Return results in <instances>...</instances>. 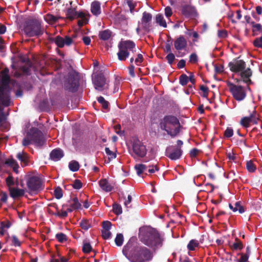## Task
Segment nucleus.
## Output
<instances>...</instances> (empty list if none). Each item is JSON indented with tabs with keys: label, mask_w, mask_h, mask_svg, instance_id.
Segmentation results:
<instances>
[{
	"label": "nucleus",
	"mask_w": 262,
	"mask_h": 262,
	"mask_svg": "<svg viewBox=\"0 0 262 262\" xmlns=\"http://www.w3.org/2000/svg\"><path fill=\"white\" fill-rule=\"evenodd\" d=\"M122 252L129 262H149L154 256L150 249L130 240L123 246Z\"/></svg>",
	"instance_id": "1"
},
{
	"label": "nucleus",
	"mask_w": 262,
	"mask_h": 262,
	"mask_svg": "<svg viewBox=\"0 0 262 262\" xmlns=\"http://www.w3.org/2000/svg\"><path fill=\"white\" fill-rule=\"evenodd\" d=\"M15 21L23 28L26 37H39L44 33L41 22L35 17H16Z\"/></svg>",
	"instance_id": "2"
},
{
	"label": "nucleus",
	"mask_w": 262,
	"mask_h": 262,
	"mask_svg": "<svg viewBox=\"0 0 262 262\" xmlns=\"http://www.w3.org/2000/svg\"><path fill=\"white\" fill-rule=\"evenodd\" d=\"M159 126L165 131L172 138L177 136L181 130V125L179 119L175 116L167 115L160 120Z\"/></svg>",
	"instance_id": "3"
},
{
	"label": "nucleus",
	"mask_w": 262,
	"mask_h": 262,
	"mask_svg": "<svg viewBox=\"0 0 262 262\" xmlns=\"http://www.w3.org/2000/svg\"><path fill=\"white\" fill-rule=\"evenodd\" d=\"M141 241L145 245L155 251L163 245V239L160 233L154 228L146 229L139 235Z\"/></svg>",
	"instance_id": "4"
},
{
	"label": "nucleus",
	"mask_w": 262,
	"mask_h": 262,
	"mask_svg": "<svg viewBox=\"0 0 262 262\" xmlns=\"http://www.w3.org/2000/svg\"><path fill=\"white\" fill-rule=\"evenodd\" d=\"M228 67L230 70L234 73H240L241 77L243 81L247 84V88L252 83L250 77L252 75V71L250 68L246 69V62L242 59H239V57L234 59L232 61L228 63Z\"/></svg>",
	"instance_id": "5"
},
{
	"label": "nucleus",
	"mask_w": 262,
	"mask_h": 262,
	"mask_svg": "<svg viewBox=\"0 0 262 262\" xmlns=\"http://www.w3.org/2000/svg\"><path fill=\"white\" fill-rule=\"evenodd\" d=\"M46 142L42 133L37 128H33L27 133L26 136L22 141L24 146H27L33 143L37 146H42Z\"/></svg>",
	"instance_id": "6"
},
{
	"label": "nucleus",
	"mask_w": 262,
	"mask_h": 262,
	"mask_svg": "<svg viewBox=\"0 0 262 262\" xmlns=\"http://www.w3.org/2000/svg\"><path fill=\"white\" fill-rule=\"evenodd\" d=\"M79 79L78 72L74 70L70 71L64 81V89L70 92H76L79 88Z\"/></svg>",
	"instance_id": "7"
},
{
	"label": "nucleus",
	"mask_w": 262,
	"mask_h": 262,
	"mask_svg": "<svg viewBox=\"0 0 262 262\" xmlns=\"http://www.w3.org/2000/svg\"><path fill=\"white\" fill-rule=\"evenodd\" d=\"M136 44L132 40H121L118 43L119 51L117 53L118 58L120 61H125L129 57V51L134 52Z\"/></svg>",
	"instance_id": "8"
},
{
	"label": "nucleus",
	"mask_w": 262,
	"mask_h": 262,
	"mask_svg": "<svg viewBox=\"0 0 262 262\" xmlns=\"http://www.w3.org/2000/svg\"><path fill=\"white\" fill-rule=\"evenodd\" d=\"M227 86L229 88V92L235 100L239 102L246 98L247 96L246 89H247V87L245 88L241 85H237L230 81L227 82ZM247 86H248L247 85ZM249 89H250L249 88Z\"/></svg>",
	"instance_id": "9"
},
{
	"label": "nucleus",
	"mask_w": 262,
	"mask_h": 262,
	"mask_svg": "<svg viewBox=\"0 0 262 262\" xmlns=\"http://www.w3.org/2000/svg\"><path fill=\"white\" fill-rule=\"evenodd\" d=\"M26 183L27 187L30 192L36 193L43 189L41 180L37 176H29Z\"/></svg>",
	"instance_id": "10"
},
{
	"label": "nucleus",
	"mask_w": 262,
	"mask_h": 262,
	"mask_svg": "<svg viewBox=\"0 0 262 262\" xmlns=\"http://www.w3.org/2000/svg\"><path fill=\"white\" fill-rule=\"evenodd\" d=\"M133 154L132 156L135 159L136 157L144 158L147 154L146 146L139 140H134L132 144Z\"/></svg>",
	"instance_id": "11"
},
{
	"label": "nucleus",
	"mask_w": 262,
	"mask_h": 262,
	"mask_svg": "<svg viewBox=\"0 0 262 262\" xmlns=\"http://www.w3.org/2000/svg\"><path fill=\"white\" fill-rule=\"evenodd\" d=\"M183 150L179 148L175 147L173 145L167 147L165 155L171 160H177L181 157Z\"/></svg>",
	"instance_id": "12"
},
{
	"label": "nucleus",
	"mask_w": 262,
	"mask_h": 262,
	"mask_svg": "<svg viewBox=\"0 0 262 262\" xmlns=\"http://www.w3.org/2000/svg\"><path fill=\"white\" fill-rule=\"evenodd\" d=\"M259 120L258 114L254 110L250 114L249 116L243 117L240 121L241 124L245 128L250 126V124H257Z\"/></svg>",
	"instance_id": "13"
},
{
	"label": "nucleus",
	"mask_w": 262,
	"mask_h": 262,
	"mask_svg": "<svg viewBox=\"0 0 262 262\" xmlns=\"http://www.w3.org/2000/svg\"><path fill=\"white\" fill-rule=\"evenodd\" d=\"M2 78L1 83L2 85L0 87V90H6L8 89L11 93L12 89L9 85V83L11 81L10 77L9 76V70L8 68H5L1 72Z\"/></svg>",
	"instance_id": "14"
},
{
	"label": "nucleus",
	"mask_w": 262,
	"mask_h": 262,
	"mask_svg": "<svg viewBox=\"0 0 262 262\" xmlns=\"http://www.w3.org/2000/svg\"><path fill=\"white\" fill-rule=\"evenodd\" d=\"M93 83L95 88L99 91H102L106 84V78L102 73H98L93 78Z\"/></svg>",
	"instance_id": "15"
},
{
	"label": "nucleus",
	"mask_w": 262,
	"mask_h": 262,
	"mask_svg": "<svg viewBox=\"0 0 262 262\" xmlns=\"http://www.w3.org/2000/svg\"><path fill=\"white\" fill-rule=\"evenodd\" d=\"M70 7L66 11L67 16H86L89 14L86 10H78L76 7H73L72 2H70Z\"/></svg>",
	"instance_id": "16"
},
{
	"label": "nucleus",
	"mask_w": 262,
	"mask_h": 262,
	"mask_svg": "<svg viewBox=\"0 0 262 262\" xmlns=\"http://www.w3.org/2000/svg\"><path fill=\"white\" fill-rule=\"evenodd\" d=\"M187 46V40L183 35L179 36L174 41V48L178 51L185 49Z\"/></svg>",
	"instance_id": "17"
},
{
	"label": "nucleus",
	"mask_w": 262,
	"mask_h": 262,
	"mask_svg": "<svg viewBox=\"0 0 262 262\" xmlns=\"http://www.w3.org/2000/svg\"><path fill=\"white\" fill-rule=\"evenodd\" d=\"M9 191L10 196L13 199H16L24 195L25 190L14 187L9 188Z\"/></svg>",
	"instance_id": "18"
},
{
	"label": "nucleus",
	"mask_w": 262,
	"mask_h": 262,
	"mask_svg": "<svg viewBox=\"0 0 262 262\" xmlns=\"http://www.w3.org/2000/svg\"><path fill=\"white\" fill-rule=\"evenodd\" d=\"M151 18L142 17L140 24V27L145 31L149 32L152 27Z\"/></svg>",
	"instance_id": "19"
},
{
	"label": "nucleus",
	"mask_w": 262,
	"mask_h": 262,
	"mask_svg": "<svg viewBox=\"0 0 262 262\" xmlns=\"http://www.w3.org/2000/svg\"><path fill=\"white\" fill-rule=\"evenodd\" d=\"M64 156L63 151L60 148H56L52 150L50 154V158L54 161L60 160Z\"/></svg>",
	"instance_id": "20"
},
{
	"label": "nucleus",
	"mask_w": 262,
	"mask_h": 262,
	"mask_svg": "<svg viewBox=\"0 0 262 262\" xmlns=\"http://www.w3.org/2000/svg\"><path fill=\"white\" fill-rule=\"evenodd\" d=\"M182 12L184 15L195 16L198 15L195 8L190 5H186L182 7Z\"/></svg>",
	"instance_id": "21"
},
{
	"label": "nucleus",
	"mask_w": 262,
	"mask_h": 262,
	"mask_svg": "<svg viewBox=\"0 0 262 262\" xmlns=\"http://www.w3.org/2000/svg\"><path fill=\"white\" fill-rule=\"evenodd\" d=\"M250 17H247L246 21L248 23L251 24L252 29V35L257 36L260 34L262 30V26L260 24H255L254 21H250Z\"/></svg>",
	"instance_id": "22"
},
{
	"label": "nucleus",
	"mask_w": 262,
	"mask_h": 262,
	"mask_svg": "<svg viewBox=\"0 0 262 262\" xmlns=\"http://www.w3.org/2000/svg\"><path fill=\"white\" fill-rule=\"evenodd\" d=\"M101 188L105 192H110L113 189V186L109 183L106 179H101L99 181Z\"/></svg>",
	"instance_id": "23"
},
{
	"label": "nucleus",
	"mask_w": 262,
	"mask_h": 262,
	"mask_svg": "<svg viewBox=\"0 0 262 262\" xmlns=\"http://www.w3.org/2000/svg\"><path fill=\"white\" fill-rule=\"evenodd\" d=\"M91 11L94 15H100L101 13L100 3L98 1L92 2L91 6Z\"/></svg>",
	"instance_id": "24"
},
{
	"label": "nucleus",
	"mask_w": 262,
	"mask_h": 262,
	"mask_svg": "<svg viewBox=\"0 0 262 262\" xmlns=\"http://www.w3.org/2000/svg\"><path fill=\"white\" fill-rule=\"evenodd\" d=\"M112 35V32L110 30H105L100 31L99 33V37L102 40H108Z\"/></svg>",
	"instance_id": "25"
},
{
	"label": "nucleus",
	"mask_w": 262,
	"mask_h": 262,
	"mask_svg": "<svg viewBox=\"0 0 262 262\" xmlns=\"http://www.w3.org/2000/svg\"><path fill=\"white\" fill-rule=\"evenodd\" d=\"M230 247L233 250H241L244 248V246L242 242L236 237L235 242L232 244L230 245Z\"/></svg>",
	"instance_id": "26"
},
{
	"label": "nucleus",
	"mask_w": 262,
	"mask_h": 262,
	"mask_svg": "<svg viewBox=\"0 0 262 262\" xmlns=\"http://www.w3.org/2000/svg\"><path fill=\"white\" fill-rule=\"evenodd\" d=\"M79 225L83 230L85 231L88 230L92 227L90 221L86 219L82 220L79 223Z\"/></svg>",
	"instance_id": "27"
},
{
	"label": "nucleus",
	"mask_w": 262,
	"mask_h": 262,
	"mask_svg": "<svg viewBox=\"0 0 262 262\" xmlns=\"http://www.w3.org/2000/svg\"><path fill=\"white\" fill-rule=\"evenodd\" d=\"M147 166L143 164H138L135 166V169L136 170L137 174L140 176L144 170H146Z\"/></svg>",
	"instance_id": "28"
},
{
	"label": "nucleus",
	"mask_w": 262,
	"mask_h": 262,
	"mask_svg": "<svg viewBox=\"0 0 262 262\" xmlns=\"http://www.w3.org/2000/svg\"><path fill=\"white\" fill-rule=\"evenodd\" d=\"M80 167L79 163L75 160H73L69 163V168L70 170L75 172L79 170Z\"/></svg>",
	"instance_id": "29"
},
{
	"label": "nucleus",
	"mask_w": 262,
	"mask_h": 262,
	"mask_svg": "<svg viewBox=\"0 0 262 262\" xmlns=\"http://www.w3.org/2000/svg\"><path fill=\"white\" fill-rule=\"evenodd\" d=\"M199 243L197 240L191 239L187 245V248L189 251H194L196 247H199Z\"/></svg>",
	"instance_id": "30"
},
{
	"label": "nucleus",
	"mask_w": 262,
	"mask_h": 262,
	"mask_svg": "<svg viewBox=\"0 0 262 262\" xmlns=\"http://www.w3.org/2000/svg\"><path fill=\"white\" fill-rule=\"evenodd\" d=\"M246 168L249 172H254L256 170V166L252 161L250 160L246 162Z\"/></svg>",
	"instance_id": "31"
},
{
	"label": "nucleus",
	"mask_w": 262,
	"mask_h": 262,
	"mask_svg": "<svg viewBox=\"0 0 262 262\" xmlns=\"http://www.w3.org/2000/svg\"><path fill=\"white\" fill-rule=\"evenodd\" d=\"M124 241L123 235L122 233H118L117 234L115 239V243L117 246H121Z\"/></svg>",
	"instance_id": "32"
},
{
	"label": "nucleus",
	"mask_w": 262,
	"mask_h": 262,
	"mask_svg": "<svg viewBox=\"0 0 262 262\" xmlns=\"http://www.w3.org/2000/svg\"><path fill=\"white\" fill-rule=\"evenodd\" d=\"M73 203L70 205V207L74 210H77L81 208V205L79 202L78 199L77 197H75L73 199Z\"/></svg>",
	"instance_id": "33"
},
{
	"label": "nucleus",
	"mask_w": 262,
	"mask_h": 262,
	"mask_svg": "<svg viewBox=\"0 0 262 262\" xmlns=\"http://www.w3.org/2000/svg\"><path fill=\"white\" fill-rule=\"evenodd\" d=\"M54 42L59 48H63L64 46V38L60 36H57L55 38Z\"/></svg>",
	"instance_id": "34"
},
{
	"label": "nucleus",
	"mask_w": 262,
	"mask_h": 262,
	"mask_svg": "<svg viewBox=\"0 0 262 262\" xmlns=\"http://www.w3.org/2000/svg\"><path fill=\"white\" fill-rule=\"evenodd\" d=\"M98 102L102 105L103 108L106 110L108 108L109 102L105 100L102 96H99L97 98Z\"/></svg>",
	"instance_id": "35"
},
{
	"label": "nucleus",
	"mask_w": 262,
	"mask_h": 262,
	"mask_svg": "<svg viewBox=\"0 0 262 262\" xmlns=\"http://www.w3.org/2000/svg\"><path fill=\"white\" fill-rule=\"evenodd\" d=\"M55 237L56 239L60 243H62L68 240L67 235L63 233H58L56 234Z\"/></svg>",
	"instance_id": "36"
},
{
	"label": "nucleus",
	"mask_w": 262,
	"mask_h": 262,
	"mask_svg": "<svg viewBox=\"0 0 262 262\" xmlns=\"http://www.w3.org/2000/svg\"><path fill=\"white\" fill-rule=\"evenodd\" d=\"M16 157L19 160L23 162L25 165H27L28 162V158L26 155L24 154L23 153L18 152L17 154Z\"/></svg>",
	"instance_id": "37"
},
{
	"label": "nucleus",
	"mask_w": 262,
	"mask_h": 262,
	"mask_svg": "<svg viewBox=\"0 0 262 262\" xmlns=\"http://www.w3.org/2000/svg\"><path fill=\"white\" fill-rule=\"evenodd\" d=\"M179 81L182 85H186L189 82L188 76L185 74H182L179 77Z\"/></svg>",
	"instance_id": "38"
},
{
	"label": "nucleus",
	"mask_w": 262,
	"mask_h": 262,
	"mask_svg": "<svg viewBox=\"0 0 262 262\" xmlns=\"http://www.w3.org/2000/svg\"><path fill=\"white\" fill-rule=\"evenodd\" d=\"M105 151L107 155L108 156V159L109 161L116 158V153L111 151L108 147H105Z\"/></svg>",
	"instance_id": "39"
},
{
	"label": "nucleus",
	"mask_w": 262,
	"mask_h": 262,
	"mask_svg": "<svg viewBox=\"0 0 262 262\" xmlns=\"http://www.w3.org/2000/svg\"><path fill=\"white\" fill-rule=\"evenodd\" d=\"M237 211H238L240 213H243L245 212L244 207L241 205L239 202H237L234 204L233 212Z\"/></svg>",
	"instance_id": "40"
},
{
	"label": "nucleus",
	"mask_w": 262,
	"mask_h": 262,
	"mask_svg": "<svg viewBox=\"0 0 262 262\" xmlns=\"http://www.w3.org/2000/svg\"><path fill=\"white\" fill-rule=\"evenodd\" d=\"M113 210L114 213L117 215L121 214L122 213L121 206L118 204L113 205Z\"/></svg>",
	"instance_id": "41"
},
{
	"label": "nucleus",
	"mask_w": 262,
	"mask_h": 262,
	"mask_svg": "<svg viewBox=\"0 0 262 262\" xmlns=\"http://www.w3.org/2000/svg\"><path fill=\"white\" fill-rule=\"evenodd\" d=\"M11 245L14 247H20L21 246L20 242L15 235H13L11 236Z\"/></svg>",
	"instance_id": "42"
},
{
	"label": "nucleus",
	"mask_w": 262,
	"mask_h": 262,
	"mask_svg": "<svg viewBox=\"0 0 262 262\" xmlns=\"http://www.w3.org/2000/svg\"><path fill=\"white\" fill-rule=\"evenodd\" d=\"M54 194L55 198H56L57 199H61L63 195L61 188L59 187H56L54 190Z\"/></svg>",
	"instance_id": "43"
},
{
	"label": "nucleus",
	"mask_w": 262,
	"mask_h": 262,
	"mask_svg": "<svg viewBox=\"0 0 262 262\" xmlns=\"http://www.w3.org/2000/svg\"><path fill=\"white\" fill-rule=\"evenodd\" d=\"M92 251V246L89 243L84 242L82 247V252L89 253Z\"/></svg>",
	"instance_id": "44"
},
{
	"label": "nucleus",
	"mask_w": 262,
	"mask_h": 262,
	"mask_svg": "<svg viewBox=\"0 0 262 262\" xmlns=\"http://www.w3.org/2000/svg\"><path fill=\"white\" fill-rule=\"evenodd\" d=\"M156 23L160 26L166 28L167 27V23L164 19V17H156Z\"/></svg>",
	"instance_id": "45"
},
{
	"label": "nucleus",
	"mask_w": 262,
	"mask_h": 262,
	"mask_svg": "<svg viewBox=\"0 0 262 262\" xmlns=\"http://www.w3.org/2000/svg\"><path fill=\"white\" fill-rule=\"evenodd\" d=\"M253 44L255 47L262 48V36L256 38L254 40Z\"/></svg>",
	"instance_id": "46"
},
{
	"label": "nucleus",
	"mask_w": 262,
	"mask_h": 262,
	"mask_svg": "<svg viewBox=\"0 0 262 262\" xmlns=\"http://www.w3.org/2000/svg\"><path fill=\"white\" fill-rule=\"evenodd\" d=\"M175 59V56L172 53H168L166 56V59L167 60V62L170 65L173 63Z\"/></svg>",
	"instance_id": "47"
},
{
	"label": "nucleus",
	"mask_w": 262,
	"mask_h": 262,
	"mask_svg": "<svg viewBox=\"0 0 262 262\" xmlns=\"http://www.w3.org/2000/svg\"><path fill=\"white\" fill-rule=\"evenodd\" d=\"M6 183L9 188L12 187L11 186L14 185V182L13 177L11 174H9V176L6 179Z\"/></svg>",
	"instance_id": "48"
},
{
	"label": "nucleus",
	"mask_w": 262,
	"mask_h": 262,
	"mask_svg": "<svg viewBox=\"0 0 262 262\" xmlns=\"http://www.w3.org/2000/svg\"><path fill=\"white\" fill-rule=\"evenodd\" d=\"M233 135V130L231 127H227L224 132V136L226 138H229L232 137Z\"/></svg>",
	"instance_id": "49"
},
{
	"label": "nucleus",
	"mask_w": 262,
	"mask_h": 262,
	"mask_svg": "<svg viewBox=\"0 0 262 262\" xmlns=\"http://www.w3.org/2000/svg\"><path fill=\"white\" fill-rule=\"evenodd\" d=\"M73 187L75 189H79L82 186V183L80 180L76 179L72 184Z\"/></svg>",
	"instance_id": "50"
},
{
	"label": "nucleus",
	"mask_w": 262,
	"mask_h": 262,
	"mask_svg": "<svg viewBox=\"0 0 262 262\" xmlns=\"http://www.w3.org/2000/svg\"><path fill=\"white\" fill-rule=\"evenodd\" d=\"M214 67L216 73L220 74L224 71V66L223 64H215Z\"/></svg>",
	"instance_id": "51"
},
{
	"label": "nucleus",
	"mask_w": 262,
	"mask_h": 262,
	"mask_svg": "<svg viewBox=\"0 0 262 262\" xmlns=\"http://www.w3.org/2000/svg\"><path fill=\"white\" fill-rule=\"evenodd\" d=\"M198 61V57L196 53H193L189 56V62L192 63H195Z\"/></svg>",
	"instance_id": "52"
},
{
	"label": "nucleus",
	"mask_w": 262,
	"mask_h": 262,
	"mask_svg": "<svg viewBox=\"0 0 262 262\" xmlns=\"http://www.w3.org/2000/svg\"><path fill=\"white\" fill-rule=\"evenodd\" d=\"M82 19L78 20L77 24L79 27H81L84 25H86L89 22L88 17H81Z\"/></svg>",
	"instance_id": "53"
},
{
	"label": "nucleus",
	"mask_w": 262,
	"mask_h": 262,
	"mask_svg": "<svg viewBox=\"0 0 262 262\" xmlns=\"http://www.w3.org/2000/svg\"><path fill=\"white\" fill-rule=\"evenodd\" d=\"M112 226V223L110 221H103L102 223L103 230H110Z\"/></svg>",
	"instance_id": "54"
},
{
	"label": "nucleus",
	"mask_w": 262,
	"mask_h": 262,
	"mask_svg": "<svg viewBox=\"0 0 262 262\" xmlns=\"http://www.w3.org/2000/svg\"><path fill=\"white\" fill-rule=\"evenodd\" d=\"M4 163L11 167L17 164L16 161L12 158L6 160Z\"/></svg>",
	"instance_id": "55"
},
{
	"label": "nucleus",
	"mask_w": 262,
	"mask_h": 262,
	"mask_svg": "<svg viewBox=\"0 0 262 262\" xmlns=\"http://www.w3.org/2000/svg\"><path fill=\"white\" fill-rule=\"evenodd\" d=\"M53 214L61 218H65L68 216V213L66 211H61V212H60L59 211H56V212L53 213Z\"/></svg>",
	"instance_id": "56"
},
{
	"label": "nucleus",
	"mask_w": 262,
	"mask_h": 262,
	"mask_svg": "<svg viewBox=\"0 0 262 262\" xmlns=\"http://www.w3.org/2000/svg\"><path fill=\"white\" fill-rule=\"evenodd\" d=\"M217 35L219 38H225L227 35V32L225 30H220L217 32Z\"/></svg>",
	"instance_id": "57"
},
{
	"label": "nucleus",
	"mask_w": 262,
	"mask_h": 262,
	"mask_svg": "<svg viewBox=\"0 0 262 262\" xmlns=\"http://www.w3.org/2000/svg\"><path fill=\"white\" fill-rule=\"evenodd\" d=\"M0 201L3 203H6L8 199V195L6 192L1 191L0 194Z\"/></svg>",
	"instance_id": "58"
},
{
	"label": "nucleus",
	"mask_w": 262,
	"mask_h": 262,
	"mask_svg": "<svg viewBox=\"0 0 262 262\" xmlns=\"http://www.w3.org/2000/svg\"><path fill=\"white\" fill-rule=\"evenodd\" d=\"M164 52L167 53H170L171 52V42H170V40H168L167 42L165 44V49L164 50Z\"/></svg>",
	"instance_id": "59"
},
{
	"label": "nucleus",
	"mask_w": 262,
	"mask_h": 262,
	"mask_svg": "<svg viewBox=\"0 0 262 262\" xmlns=\"http://www.w3.org/2000/svg\"><path fill=\"white\" fill-rule=\"evenodd\" d=\"M111 235L110 230H102V236L105 239H108Z\"/></svg>",
	"instance_id": "60"
},
{
	"label": "nucleus",
	"mask_w": 262,
	"mask_h": 262,
	"mask_svg": "<svg viewBox=\"0 0 262 262\" xmlns=\"http://www.w3.org/2000/svg\"><path fill=\"white\" fill-rule=\"evenodd\" d=\"M11 226V223L8 221H7L6 222H2L1 223V227L0 228H9Z\"/></svg>",
	"instance_id": "61"
},
{
	"label": "nucleus",
	"mask_w": 262,
	"mask_h": 262,
	"mask_svg": "<svg viewBox=\"0 0 262 262\" xmlns=\"http://www.w3.org/2000/svg\"><path fill=\"white\" fill-rule=\"evenodd\" d=\"M64 45L67 46H70L73 42L72 38L69 37L68 36H66L65 38H64Z\"/></svg>",
	"instance_id": "62"
},
{
	"label": "nucleus",
	"mask_w": 262,
	"mask_h": 262,
	"mask_svg": "<svg viewBox=\"0 0 262 262\" xmlns=\"http://www.w3.org/2000/svg\"><path fill=\"white\" fill-rule=\"evenodd\" d=\"M143 60V57L141 54H138L137 57L135 59V62L137 65H139Z\"/></svg>",
	"instance_id": "63"
},
{
	"label": "nucleus",
	"mask_w": 262,
	"mask_h": 262,
	"mask_svg": "<svg viewBox=\"0 0 262 262\" xmlns=\"http://www.w3.org/2000/svg\"><path fill=\"white\" fill-rule=\"evenodd\" d=\"M241 256L239 259L238 260V262H247L249 258V256L245 254H241Z\"/></svg>",
	"instance_id": "64"
}]
</instances>
